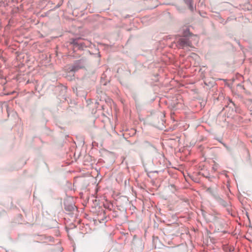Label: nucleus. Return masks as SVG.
I'll list each match as a JSON object with an SVG mask.
<instances>
[{"mask_svg":"<svg viewBox=\"0 0 252 252\" xmlns=\"http://www.w3.org/2000/svg\"><path fill=\"white\" fill-rule=\"evenodd\" d=\"M194 38L197 39V42H198V37L196 36H190L187 37H184L180 38L178 42V44L180 48H184L186 47H192L193 46L192 40L193 38Z\"/></svg>","mask_w":252,"mask_h":252,"instance_id":"nucleus-1","label":"nucleus"},{"mask_svg":"<svg viewBox=\"0 0 252 252\" xmlns=\"http://www.w3.org/2000/svg\"><path fill=\"white\" fill-rule=\"evenodd\" d=\"M186 4L189 6V8L190 10H193V6L192 0H184Z\"/></svg>","mask_w":252,"mask_h":252,"instance_id":"nucleus-2","label":"nucleus"}]
</instances>
